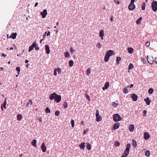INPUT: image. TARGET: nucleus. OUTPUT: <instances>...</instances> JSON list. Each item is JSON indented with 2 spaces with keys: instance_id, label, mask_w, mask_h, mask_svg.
I'll return each mask as SVG.
<instances>
[{
  "instance_id": "nucleus-1",
  "label": "nucleus",
  "mask_w": 157,
  "mask_h": 157,
  "mask_svg": "<svg viewBox=\"0 0 157 157\" xmlns=\"http://www.w3.org/2000/svg\"><path fill=\"white\" fill-rule=\"evenodd\" d=\"M113 119L115 122H117L120 121L122 120V118L120 117V115L118 114H115L113 115Z\"/></svg>"
},
{
  "instance_id": "nucleus-2",
  "label": "nucleus",
  "mask_w": 157,
  "mask_h": 157,
  "mask_svg": "<svg viewBox=\"0 0 157 157\" xmlns=\"http://www.w3.org/2000/svg\"><path fill=\"white\" fill-rule=\"evenodd\" d=\"M151 8L155 12L157 10V2L156 1H153L151 3Z\"/></svg>"
},
{
  "instance_id": "nucleus-3",
  "label": "nucleus",
  "mask_w": 157,
  "mask_h": 157,
  "mask_svg": "<svg viewBox=\"0 0 157 157\" xmlns=\"http://www.w3.org/2000/svg\"><path fill=\"white\" fill-rule=\"evenodd\" d=\"M131 147V144L130 143H129L127 144V145L126 148L125 149L124 152V154L126 155H128L129 154V152L130 148Z\"/></svg>"
},
{
  "instance_id": "nucleus-4",
  "label": "nucleus",
  "mask_w": 157,
  "mask_h": 157,
  "mask_svg": "<svg viewBox=\"0 0 157 157\" xmlns=\"http://www.w3.org/2000/svg\"><path fill=\"white\" fill-rule=\"evenodd\" d=\"M147 59L148 63L150 64H152L154 62V59L152 56H147Z\"/></svg>"
},
{
  "instance_id": "nucleus-5",
  "label": "nucleus",
  "mask_w": 157,
  "mask_h": 157,
  "mask_svg": "<svg viewBox=\"0 0 157 157\" xmlns=\"http://www.w3.org/2000/svg\"><path fill=\"white\" fill-rule=\"evenodd\" d=\"M96 121L98 122H100L101 120V116L99 114V112L98 110H97L96 111Z\"/></svg>"
},
{
  "instance_id": "nucleus-6",
  "label": "nucleus",
  "mask_w": 157,
  "mask_h": 157,
  "mask_svg": "<svg viewBox=\"0 0 157 157\" xmlns=\"http://www.w3.org/2000/svg\"><path fill=\"white\" fill-rule=\"evenodd\" d=\"M40 15L42 16V18H44L45 17L47 14V10L46 9L44 10L42 12H40Z\"/></svg>"
},
{
  "instance_id": "nucleus-7",
  "label": "nucleus",
  "mask_w": 157,
  "mask_h": 157,
  "mask_svg": "<svg viewBox=\"0 0 157 157\" xmlns=\"http://www.w3.org/2000/svg\"><path fill=\"white\" fill-rule=\"evenodd\" d=\"M56 93H54L52 94H50L49 97V99L51 100L53 99H54V101H55L56 97Z\"/></svg>"
},
{
  "instance_id": "nucleus-8",
  "label": "nucleus",
  "mask_w": 157,
  "mask_h": 157,
  "mask_svg": "<svg viewBox=\"0 0 157 157\" xmlns=\"http://www.w3.org/2000/svg\"><path fill=\"white\" fill-rule=\"evenodd\" d=\"M135 6L134 3L132 4L130 3L129 5L128 8L129 10H132L135 8Z\"/></svg>"
},
{
  "instance_id": "nucleus-9",
  "label": "nucleus",
  "mask_w": 157,
  "mask_h": 157,
  "mask_svg": "<svg viewBox=\"0 0 157 157\" xmlns=\"http://www.w3.org/2000/svg\"><path fill=\"white\" fill-rule=\"evenodd\" d=\"M36 42H34L31 45V46L29 47V51L30 52L31 51H32L34 48L36 47Z\"/></svg>"
},
{
  "instance_id": "nucleus-10",
  "label": "nucleus",
  "mask_w": 157,
  "mask_h": 157,
  "mask_svg": "<svg viewBox=\"0 0 157 157\" xmlns=\"http://www.w3.org/2000/svg\"><path fill=\"white\" fill-rule=\"evenodd\" d=\"M120 126V123L119 122H117L115 123L113 125V130H115L118 128Z\"/></svg>"
},
{
  "instance_id": "nucleus-11",
  "label": "nucleus",
  "mask_w": 157,
  "mask_h": 157,
  "mask_svg": "<svg viewBox=\"0 0 157 157\" xmlns=\"http://www.w3.org/2000/svg\"><path fill=\"white\" fill-rule=\"evenodd\" d=\"M144 138L145 140L148 139L150 137V135L148 132H144Z\"/></svg>"
},
{
  "instance_id": "nucleus-12",
  "label": "nucleus",
  "mask_w": 157,
  "mask_h": 157,
  "mask_svg": "<svg viewBox=\"0 0 157 157\" xmlns=\"http://www.w3.org/2000/svg\"><path fill=\"white\" fill-rule=\"evenodd\" d=\"M131 98L133 101H136L137 100V96L134 94H131Z\"/></svg>"
},
{
  "instance_id": "nucleus-13",
  "label": "nucleus",
  "mask_w": 157,
  "mask_h": 157,
  "mask_svg": "<svg viewBox=\"0 0 157 157\" xmlns=\"http://www.w3.org/2000/svg\"><path fill=\"white\" fill-rule=\"evenodd\" d=\"M56 97L55 99V101L57 103L59 102L61 100V96L60 95H58L56 94Z\"/></svg>"
},
{
  "instance_id": "nucleus-14",
  "label": "nucleus",
  "mask_w": 157,
  "mask_h": 157,
  "mask_svg": "<svg viewBox=\"0 0 157 157\" xmlns=\"http://www.w3.org/2000/svg\"><path fill=\"white\" fill-rule=\"evenodd\" d=\"M104 31L103 30H101L99 32V36L101 38V40L103 39V36H104Z\"/></svg>"
},
{
  "instance_id": "nucleus-15",
  "label": "nucleus",
  "mask_w": 157,
  "mask_h": 157,
  "mask_svg": "<svg viewBox=\"0 0 157 157\" xmlns=\"http://www.w3.org/2000/svg\"><path fill=\"white\" fill-rule=\"evenodd\" d=\"M41 149L43 152H45L46 150V147L44 145V142L42 143V145L41 146Z\"/></svg>"
},
{
  "instance_id": "nucleus-16",
  "label": "nucleus",
  "mask_w": 157,
  "mask_h": 157,
  "mask_svg": "<svg viewBox=\"0 0 157 157\" xmlns=\"http://www.w3.org/2000/svg\"><path fill=\"white\" fill-rule=\"evenodd\" d=\"M144 101L146 102L147 105H150L151 100L149 99L148 97H147L146 98H145Z\"/></svg>"
},
{
  "instance_id": "nucleus-17",
  "label": "nucleus",
  "mask_w": 157,
  "mask_h": 157,
  "mask_svg": "<svg viewBox=\"0 0 157 157\" xmlns=\"http://www.w3.org/2000/svg\"><path fill=\"white\" fill-rule=\"evenodd\" d=\"M45 48L46 53L47 54H49L50 52L49 46L48 45H46L45 46Z\"/></svg>"
},
{
  "instance_id": "nucleus-18",
  "label": "nucleus",
  "mask_w": 157,
  "mask_h": 157,
  "mask_svg": "<svg viewBox=\"0 0 157 157\" xmlns=\"http://www.w3.org/2000/svg\"><path fill=\"white\" fill-rule=\"evenodd\" d=\"M85 142L82 143L79 145V147L81 149L84 150L85 147Z\"/></svg>"
},
{
  "instance_id": "nucleus-19",
  "label": "nucleus",
  "mask_w": 157,
  "mask_h": 157,
  "mask_svg": "<svg viewBox=\"0 0 157 157\" xmlns=\"http://www.w3.org/2000/svg\"><path fill=\"white\" fill-rule=\"evenodd\" d=\"M134 129V126L133 125L131 124L129 127V130L130 132H132Z\"/></svg>"
},
{
  "instance_id": "nucleus-20",
  "label": "nucleus",
  "mask_w": 157,
  "mask_h": 157,
  "mask_svg": "<svg viewBox=\"0 0 157 157\" xmlns=\"http://www.w3.org/2000/svg\"><path fill=\"white\" fill-rule=\"evenodd\" d=\"M17 35V33H13L10 36V38H12V39H14L16 38Z\"/></svg>"
},
{
  "instance_id": "nucleus-21",
  "label": "nucleus",
  "mask_w": 157,
  "mask_h": 157,
  "mask_svg": "<svg viewBox=\"0 0 157 157\" xmlns=\"http://www.w3.org/2000/svg\"><path fill=\"white\" fill-rule=\"evenodd\" d=\"M132 144L134 148L136 147L137 146V142L134 139H133L132 140Z\"/></svg>"
},
{
  "instance_id": "nucleus-22",
  "label": "nucleus",
  "mask_w": 157,
  "mask_h": 157,
  "mask_svg": "<svg viewBox=\"0 0 157 157\" xmlns=\"http://www.w3.org/2000/svg\"><path fill=\"white\" fill-rule=\"evenodd\" d=\"M36 140L34 139L33 140L32 142V144L33 146H34L35 147H36Z\"/></svg>"
},
{
  "instance_id": "nucleus-23",
  "label": "nucleus",
  "mask_w": 157,
  "mask_h": 157,
  "mask_svg": "<svg viewBox=\"0 0 157 157\" xmlns=\"http://www.w3.org/2000/svg\"><path fill=\"white\" fill-rule=\"evenodd\" d=\"M128 51L129 53L132 54L134 50L132 48H128Z\"/></svg>"
},
{
  "instance_id": "nucleus-24",
  "label": "nucleus",
  "mask_w": 157,
  "mask_h": 157,
  "mask_svg": "<svg viewBox=\"0 0 157 157\" xmlns=\"http://www.w3.org/2000/svg\"><path fill=\"white\" fill-rule=\"evenodd\" d=\"M109 82H106L104 85L105 89H107L109 87Z\"/></svg>"
},
{
  "instance_id": "nucleus-25",
  "label": "nucleus",
  "mask_w": 157,
  "mask_h": 157,
  "mask_svg": "<svg viewBox=\"0 0 157 157\" xmlns=\"http://www.w3.org/2000/svg\"><path fill=\"white\" fill-rule=\"evenodd\" d=\"M17 120L18 121H20L22 119V115L20 114H18L17 116Z\"/></svg>"
},
{
  "instance_id": "nucleus-26",
  "label": "nucleus",
  "mask_w": 157,
  "mask_h": 157,
  "mask_svg": "<svg viewBox=\"0 0 157 157\" xmlns=\"http://www.w3.org/2000/svg\"><path fill=\"white\" fill-rule=\"evenodd\" d=\"M87 145L86 146V147L87 149L88 150H90L91 149V145L89 143H87L86 144Z\"/></svg>"
},
{
  "instance_id": "nucleus-27",
  "label": "nucleus",
  "mask_w": 157,
  "mask_h": 157,
  "mask_svg": "<svg viewBox=\"0 0 157 157\" xmlns=\"http://www.w3.org/2000/svg\"><path fill=\"white\" fill-rule=\"evenodd\" d=\"M74 63L72 60H70L69 62V64L70 67H72Z\"/></svg>"
},
{
  "instance_id": "nucleus-28",
  "label": "nucleus",
  "mask_w": 157,
  "mask_h": 157,
  "mask_svg": "<svg viewBox=\"0 0 157 157\" xmlns=\"http://www.w3.org/2000/svg\"><path fill=\"white\" fill-rule=\"evenodd\" d=\"M121 60V58L120 57H117L116 63L118 65L119 63V62Z\"/></svg>"
},
{
  "instance_id": "nucleus-29",
  "label": "nucleus",
  "mask_w": 157,
  "mask_h": 157,
  "mask_svg": "<svg viewBox=\"0 0 157 157\" xmlns=\"http://www.w3.org/2000/svg\"><path fill=\"white\" fill-rule=\"evenodd\" d=\"M145 3L143 2L142 3V4L141 6V9L142 10H144L145 9Z\"/></svg>"
},
{
  "instance_id": "nucleus-30",
  "label": "nucleus",
  "mask_w": 157,
  "mask_h": 157,
  "mask_svg": "<svg viewBox=\"0 0 157 157\" xmlns=\"http://www.w3.org/2000/svg\"><path fill=\"white\" fill-rule=\"evenodd\" d=\"M123 92L124 93L127 94L128 93V90L126 87H125L123 89Z\"/></svg>"
},
{
  "instance_id": "nucleus-31",
  "label": "nucleus",
  "mask_w": 157,
  "mask_h": 157,
  "mask_svg": "<svg viewBox=\"0 0 157 157\" xmlns=\"http://www.w3.org/2000/svg\"><path fill=\"white\" fill-rule=\"evenodd\" d=\"M134 67L132 63H130L129 64L128 69L130 70L132 69Z\"/></svg>"
},
{
  "instance_id": "nucleus-32",
  "label": "nucleus",
  "mask_w": 157,
  "mask_h": 157,
  "mask_svg": "<svg viewBox=\"0 0 157 157\" xmlns=\"http://www.w3.org/2000/svg\"><path fill=\"white\" fill-rule=\"evenodd\" d=\"M117 103H116L115 102H113L112 103V105L113 107H116L118 105V101H117Z\"/></svg>"
},
{
  "instance_id": "nucleus-33",
  "label": "nucleus",
  "mask_w": 157,
  "mask_h": 157,
  "mask_svg": "<svg viewBox=\"0 0 157 157\" xmlns=\"http://www.w3.org/2000/svg\"><path fill=\"white\" fill-rule=\"evenodd\" d=\"M50 110L49 109V108L47 107L45 110V112L46 113H50Z\"/></svg>"
},
{
  "instance_id": "nucleus-34",
  "label": "nucleus",
  "mask_w": 157,
  "mask_h": 157,
  "mask_svg": "<svg viewBox=\"0 0 157 157\" xmlns=\"http://www.w3.org/2000/svg\"><path fill=\"white\" fill-rule=\"evenodd\" d=\"M64 56L65 58H67L70 56V54L68 52H66L65 53Z\"/></svg>"
},
{
  "instance_id": "nucleus-35",
  "label": "nucleus",
  "mask_w": 157,
  "mask_h": 157,
  "mask_svg": "<svg viewBox=\"0 0 157 157\" xmlns=\"http://www.w3.org/2000/svg\"><path fill=\"white\" fill-rule=\"evenodd\" d=\"M109 51H111V52H110L108 54V55H109L110 56H111L112 55H114L115 54L114 52L113 51L111 50H109Z\"/></svg>"
},
{
  "instance_id": "nucleus-36",
  "label": "nucleus",
  "mask_w": 157,
  "mask_h": 157,
  "mask_svg": "<svg viewBox=\"0 0 157 157\" xmlns=\"http://www.w3.org/2000/svg\"><path fill=\"white\" fill-rule=\"evenodd\" d=\"M153 92V90L152 88H150L148 90V93L150 94H152Z\"/></svg>"
},
{
  "instance_id": "nucleus-37",
  "label": "nucleus",
  "mask_w": 157,
  "mask_h": 157,
  "mask_svg": "<svg viewBox=\"0 0 157 157\" xmlns=\"http://www.w3.org/2000/svg\"><path fill=\"white\" fill-rule=\"evenodd\" d=\"M114 145L116 146H119L120 145V143L119 142L117 141H116L115 142Z\"/></svg>"
},
{
  "instance_id": "nucleus-38",
  "label": "nucleus",
  "mask_w": 157,
  "mask_h": 157,
  "mask_svg": "<svg viewBox=\"0 0 157 157\" xmlns=\"http://www.w3.org/2000/svg\"><path fill=\"white\" fill-rule=\"evenodd\" d=\"M150 155V153L149 151L148 150L146 151L145 153V155L147 156H149Z\"/></svg>"
},
{
  "instance_id": "nucleus-39",
  "label": "nucleus",
  "mask_w": 157,
  "mask_h": 157,
  "mask_svg": "<svg viewBox=\"0 0 157 157\" xmlns=\"http://www.w3.org/2000/svg\"><path fill=\"white\" fill-rule=\"evenodd\" d=\"M90 73V69L89 68L87 69L86 71V75H88Z\"/></svg>"
},
{
  "instance_id": "nucleus-40",
  "label": "nucleus",
  "mask_w": 157,
  "mask_h": 157,
  "mask_svg": "<svg viewBox=\"0 0 157 157\" xmlns=\"http://www.w3.org/2000/svg\"><path fill=\"white\" fill-rule=\"evenodd\" d=\"M110 52H111V51H108L105 54V56H107V57H108V58H109V57L110 56L109 55H108L109 53Z\"/></svg>"
},
{
  "instance_id": "nucleus-41",
  "label": "nucleus",
  "mask_w": 157,
  "mask_h": 157,
  "mask_svg": "<svg viewBox=\"0 0 157 157\" xmlns=\"http://www.w3.org/2000/svg\"><path fill=\"white\" fill-rule=\"evenodd\" d=\"M141 60L143 63L146 64V62L143 57H141Z\"/></svg>"
},
{
  "instance_id": "nucleus-42",
  "label": "nucleus",
  "mask_w": 157,
  "mask_h": 157,
  "mask_svg": "<svg viewBox=\"0 0 157 157\" xmlns=\"http://www.w3.org/2000/svg\"><path fill=\"white\" fill-rule=\"evenodd\" d=\"M32 104H33V102H32V101L31 100H29V102H28V103L27 104V106L28 107V106L29 104H30V105H32Z\"/></svg>"
},
{
  "instance_id": "nucleus-43",
  "label": "nucleus",
  "mask_w": 157,
  "mask_h": 157,
  "mask_svg": "<svg viewBox=\"0 0 157 157\" xmlns=\"http://www.w3.org/2000/svg\"><path fill=\"white\" fill-rule=\"evenodd\" d=\"M60 112L59 110H56L55 113V115L56 116H58L60 114Z\"/></svg>"
},
{
  "instance_id": "nucleus-44",
  "label": "nucleus",
  "mask_w": 157,
  "mask_h": 157,
  "mask_svg": "<svg viewBox=\"0 0 157 157\" xmlns=\"http://www.w3.org/2000/svg\"><path fill=\"white\" fill-rule=\"evenodd\" d=\"M16 71H17V73L18 75L20 74V67H17L16 68Z\"/></svg>"
},
{
  "instance_id": "nucleus-45",
  "label": "nucleus",
  "mask_w": 157,
  "mask_h": 157,
  "mask_svg": "<svg viewBox=\"0 0 157 157\" xmlns=\"http://www.w3.org/2000/svg\"><path fill=\"white\" fill-rule=\"evenodd\" d=\"M85 97L86 98L88 99V100L90 101V98L89 96L87 95V94H85Z\"/></svg>"
},
{
  "instance_id": "nucleus-46",
  "label": "nucleus",
  "mask_w": 157,
  "mask_h": 157,
  "mask_svg": "<svg viewBox=\"0 0 157 157\" xmlns=\"http://www.w3.org/2000/svg\"><path fill=\"white\" fill-rule=\"evenodd\" d=\"M56 71H57L59 74H60L61 73V69L59 68L58 67L56 69Z\"/></svg>"
},
{
  "instance_id": "nucleus-47",
  "label": "nucleus",
  "mask_w": 157,
  "mask_h": 157,
  "mask_svg": "<svg viewBox=\"0 0 157 157\" xmlns=\"http://www.w3.org/2000/svg\"><path fill=\"white\" fill-rule=\"evenodd\" d=\"M6 100H5L4 102V103H3V107L5 109H6Z\"/></svg>"
},
{
  "instance_id": "nucleus-48",
  "label": "nucleus",
  "mask_w": 157,
  "mask_h": 157,
  "mask_svg": "<svg viewBox=\"0 0 157 157\" xmlns=\"http://www.w3.org/2000/svg\"><path fill=\"white\" fill-rule=\"evenodd\" d=\"M71 123L72 127L73 128L74 127V120H71Z\"/></svg>"
},
{
  "instance_id": "nucleus-49",
  "label": "nucleus",
  "mask_w": 157,
  "mask_h": 157,
  "mask_svg": "<svg viewBox=\"0 0 157 157\" xmlns=\"http://www.w3.org/2000/svg\"><path fill=\"white\" fill-rule=\"evenodd\" d=\"M109 58H108V57H107V56H105V58H104V60H105V62H107L109 60Z\"/></svg>"
},
{
  "instance_id": "nucleus-50",
  "label": "nucleus",
  "mask_w": 157,
  "mask_h": 157,
  "mask_svg": "<svg viewBox=\"0 0 157 157\" xmlns=\"http://www.w3.org/2000/svg\"><path fill=\"white\" fill-rule=\"evenodd\" d=\"M97 46L99 48H100L101 47V45L100 43H98L97 44Z\"/></svg>"
},
{
  "instance_id": "nucleus-51",
  "label": "nucleus",
  "mask_w": 157,
  "mask_h": 157,
  "mask_svg": "<svg viewBox=\"0 0 157 157\" xmlns=\"http://www.w3.org/2000/svg\"><path fill=\"white\" fill-rule=\"evenodd\" d=\"M64 107L65 108H66L68 106V103L67 102H65L64 103Z\"/></svg>"
},
{
  "instance_id": "nucleus-52",
  "label": "nucleus",
  "mask_w": 157,
  "mask_h": 157,
  "mask_svg": "<svg viewBox=\"0 0 157 157\" xmlns=\"http://www.w3.org/2000/svg\"><path fill=\"white\" fill-rule=\"evenodd\" d=\"M150 44V42L149 41H147L145 45L147 47H149Z\"/></svg>"
},
{
  "instance_id": "nucleus-53",
  "label": "nucleus",
  "mask_w": 157,
  "mask_h": 157,
  "mask_svg": "<svg viewBox=\"0 0 157 157\" xmlns=\"http://www.w3.org/2000/svg\"><path fill=\"white\" fill-rule=\"evenodd\" d=\"M54 75L55 76H56L57 74V71H56V69H55L54 70Z\"/></svg>"
},
{
  "instance_id": "nucleus-54",
  "label": "nucleus",
  "mask_w": 157,
  "mask_h": 157,
  "mask_svg": "<svg viewBox=\"0 0 157 157\" xmlns=\"http://www.w3.org/2000/svg\"><path fill=\"white\" fill-rule=\"evenodd\" d=\"M141 21L139 19H138L136 21V23L137 24H140Z\"/></svg>"
},
{
  "instance_id": "nucleus-55",
  "label": "nucleus",
  "mask_w": 157,
  "mask_h": 157,
  "mask_svg": "<svg viewBox=\"0 0 157 157\" xmlns=\"http://www.w3.org/2000/svg\"><path fill=\"white\" fill-rule=\"evenodd\" d=\"M35 48L36 50H39V48L37 44H36V47Z\"/></svg>"
},
{
  "instance_id": "nucleus-56",
  "label": "nucleus",
  "mask_w": 157,
  "mask_h": 157,
  "mask_svg": "<svg viewBox=\"0 0 157 157\" xmlns=\"http://www.w3.org/2000/svg\"><path fill=\"white\" fill-rule=\"evenodd\" d=\"M147 112L146 110H144L143 111V113H144V116L146 114Z\"/></svg>"
},
{
  "instance_id": "nucleus-57",
  "label": "nucleus",
  "mask_w": 157,
  "mask_h": 157,
  "mask_svg": "<svg viewBox=\"0 0 157 157\" xmlns=\"http://www.w3.org/2000/svg\"><path fill=\"white\" fill-rule=\"evenodd\" d=\"M50 33L49 31H48L47 34V36H48L50 35Z\"/></svg>"
},
{
  "instance_id": "nucleus-58",
  "label": "nucleus",
  "mask_w": 157,
  "mask_h": 157,
  "mask_svg": "<svg viewBox=\"0 0 157 157\" xmlns=\"http://www.w3.org/2000/svg\"><path fill=\"white\" fill-rule=\"evenodd\" d=\"M70 51L71 52H73L74 51V49H73V48L72 47L71 48Z\"/></svg>"
},
{
  "instance_id": "nucleus-59",
  "label": "nucleus",
  "mask_w": 157,
  "mask_h": 157,
  "mask_svg": "<svg viewBox=\"0 0 157 157\" xmlns=\"http://www.w3.org/2000/svg\"><path fill=\"white\" fill-rule=\"evenodd\" d=\"M154 61L155 63H157V58L156 57L155 58Z\"/></svg>"
},
{
  "instance_id": "nucleus-60",
  "label": "nucleus",
  "mask_w": 157,
  "mask_h": 157,
  "mask_svg": "<svg viewBox=\"0 0 157 157\" xmlns=\"http://www.w3.org/2000/svg\"><path fill=\"white\" fill-rule=\"evenodd\" d=\"M127 155H125L124 154L122 155V156H121V157H126V156H127Z\"/></svg>"
},
{
  "instance_id": "nucleus-61",
  "label": "nucleus",
  "mask_w": 157,
  "mask_h": 157,
  "mask_svg": "<svg viewBox=\"0 0 157 157\" xmlns=\"http://www.w3.org/2000/svg\"><path fill=\"white\" fill-rule=\"evenodd\" d=\"M135 0H131V2L130 3H131L132 4L134 3Z\"/></svg>"
},
{
  "instance_id": "nucleus-62",
  "label": "nucleus",
  "mask_w": 157,
  "mask_h": 157,
  "mask_svg": "<svg viewBox=\"0 0 157 157\" xmlns=\"http://www.w3.org/2000/svg\"><path fill=\"white\" fill-rule=\"evenodd\" d=\"M133 86V84H131L130 85V88H131Z\"/></svg>"
},
{
  "instance_id": "nucleus-63",
  "label": "nucleus",
  "mask_w": 157,
  "mask_h": 157,
  "mask_svg": "<svg viewBox=\"0 0 157 157\" xmlns=\"http://www.w3.org/2000/svg\"><path fill=\"white\" fill-rule=\"evenodd\" d=\"M2 56L3 57H6V55L4 54V53H2Z\"/></svg>"
},
{
  "instance_id": "nucleus-64",
  "label": "nucleus",
  "mask_w": 157,
  "mask_h": 157,
  "mask_svg": "<svg viewBox=\"0 0 157 157\" xmlns=\"http://www.w3.org/2000/svg\"><path fill=\"white\" fill-rule=\"evenodd\" d=\"M38 5V2H36L35 4V7H36Z\"/></svg>"
}]
</instances>
